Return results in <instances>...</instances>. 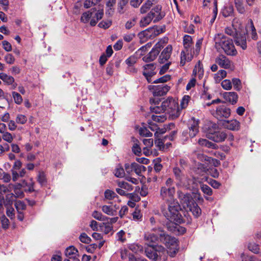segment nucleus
I'll return each mask as SVG.
<instances>
[{
  "label": "nucleus",
  "instance_id": "864d4df0",
  "mask_svg": "<svg viewBox=\"0 0 261 261\" xmlns=\"http://www.w3.org/2000/svg\"><path fill=\"white\" fill-rule=\"evenodd\" d=\"M152 120L157 122H163L166 120V117L164 115H152Z\"/></svg>",
  "mask_w": 261,
  "mask_h": 261
},
{
  "label": "nucleus",
  "instance_id": "6e6552de",
  "mask_svg": "<svg viewBox=\"0 0 261 261\" xmlns=\"http://www.w3.org/2000/svg\"><path fill=\"white\" fill-rule=\"evenodd\" d=\"M163 106L168 107L166 112L172 119H174L179 116L180 112L178 103L172 98H168L164 100Z\"/></svg>",
  "mask_w": 261,
  "mask_h": 261
},
{
  "label": "nucleus",
  "instance_id": "4468645a",
  "mask_svg": "<svg viewBox=\"0 0 261 261\" xmlns=\"http://www.w3.org/2000/svg\"><path fill=\"white\" fill-rule=\"evenodd\" d=\"M163 47L162 43L161 42H158L149 53L143 58V60L145 62H150L153 61L156 58L161 48Z\"/></svg>",
  "mask_w": 261,
  "mask_h": 261
},
{
  "label": "nucleus",
  "instance_id": "2eb2a0df",
  "mask_svg": "<svg viewBox=\"0 0 261 261\" xmlns=\"http://www.w3.org/2000/svg\"><path fill=\"white\" fill-rule=\"evenodd\" d=\"M154 22L161 20L165 16V13L162 11V6L157 5L153 8L148 13Z\"/></svg>",
  "mask_w": 261,
  "mask_h": 261
},
{
  "label": "nucleus",
  "instance_id": "c9c22d12",
  "mask_svg": "<svg viewBox=\"0 0 261 261\" xmlns=\"http://www.w3.org/2000/svg\"><path fill=\"white\" fill-rule=\"evenodd\" d=\"M226 76V71L224 70H220L215 74L214 79L216 83H219Z\"/></svg>",
  "mask_w": 261,
  "mask_h": 261
},
{
  "label": "nucleus",
  "instance_id": "bf43d9fd",
  "mask_svg": "<svg viewBox=\"0 0 261 261\" xmlns=\"http://www.w3.org/2000/svg\"><path fill=\"white\" fill-rule=\"evenodd\" d=\"M80 240L83 243L89 244L91 239L86 233H82L79 237Z\"/></svg>",
  "mask_w": 261,
  "mask_h": 261
},
{
  "label": "nucleus",
  "instance_id": "2f4dec72",
  "mask_svg": "<svg viewBox=\"0 0 261 261\" xmlns=\"http://www.w3.org/2000/svg\"><path fill=\"white\" fill-rule=\"evenodd\" d=\"M149 29H147L143 31H142L138 34V37L140 39L141 43H144L147 41L148 39H151Z\"/></svg>",
  "mask_w": 261,
  "mask_h": 261
},
{
  "label": "nucleus",
  "instance_id": "6ab92c4d",
  "mask_svg": "<svg viewBox=\"0 0 261 261\" xmlns=\"http://www.w3.org/2000/svg\"><path fill=\"white\" fill-rule=\"evenodd\" d=\"M143 74L146 77L148 83L151 82V77L154 75L156 72L154 71L155 68L154 64H148L143 66Z\"/></svg>",
  "mask_w": 261,
  "mask_h": 261
},
{
  "label": "nucleus",
  "instance_id": "ddd939ff",
  "mask_svg": "<svg viewBox=\"0 0 261 261\" xmlns=\"http://www.w3.org/2000/svg\"><path fill=\"white\" fill-rule=\"evenodd\" d=\"M230 110L224 105L218 107L216 110L213 113V115L219 120H223L229 117Z\"/></svg>",
  "mask_w": 261,
  "mask_h": 261
},
{
  "label": "nucleus",
  "instance_id": "49530a36",
  "mask_svg": "<svg viewBox=\"0 0 261 261\" xmlns=\"http://www.w3.org/2000/svg\"><path fill=\"white\" fill-rule=\"evenodd\" d=\"M173 173L177 180H181L183 176V173L181 169L178 167H174L173 169Z\"/></svg>",
  "mask_w": 261,
  "mask_h": 261
},
{
  "label": "nucleus",
  "instance_id": "9b49d317",
  "mask_svg": "<svg viewBox=\"0 0 261 261\" xmlns=\"http://www.w3.org/2000/svg\"><path fill=\"white\" fill-rule=\"evenodd\" d=\"M206 137L215 142H221L224 141L226 138V134L223 131H218L208 129L206 134Z\"/></svg>",
  "mask_w": 261,
  "mask_h": 261
},
{
  "label": "nucleus",
  "instance_id": "4d7b16f0",
  "mask_svg": "<svg viewBox=\"0 0 261 261\" xmlns=\"http://www.w3.org/2000/svg\"><path fill=\"white\" fill-rule=\"evenodd\" d=\"M171 79V76L168 74H166L162 77L159 78L158 79L154 81V83H164L169 81Z\"/></svg>",
  "mask_w": 261,
  "mask_h": 261
},
{
  "label": "nucleus",
  "instance_id": "69168bd1",
  "mask_svg": "<svg viewBox=\"0 0 261 261\" xmlns=\"http://www.w3.org/2000/svg\"><path fill=\"white\" fill-rule=\"evenodd\" d=\"M139 134L141 136L145 137H149L152 135L150 133L146 127H141L139 130Z\"/></svg>",
  "mask_w": 261,
  "mask_h": 261
},
{
  "label": "nucleus",
  "instance_id": "5701e85b",
  "mask_svg": "<svg viewBox=\"0 0 261 261\" xmlns=\"http://www.w3.org/2000/svg\"><path fill=\"white\" fill-rule=\"evenodd\" d=\"M222 125L225 128L231 130H238L240 128V122L237 120H224Z\"/></svg>",
  "mask_w": 261,
  "mask_h": 261
},
{
  "label": "nucleus",
  "instance_id": "f257e3e1",
  "mask_svg": "<svg viewBox=\"0 0 261 261\" xmlns=\"http://www.w3.org/2000/svg\"><path fill=\"white\" fill-rule=\"evenodd\" d=\"M175 191L174 180L169 177L160 188L159 197L164 202L161 206L163 215L171 222L178 224L183 221L179 213L180 205L175 198Z\"/></svg>",
  "mask_w": 261,
  "mask_h": 261
},
{
  "label": "nucleus",
  "instance_id": "37998d69",
  "mask_svg": "<svg viewBox=\"0 0 261 261\" xmlns=\"http://www.w3.org/2000/svg\"><path fill=\"white\" fill-rule=\"evenodd\" d=\"M119 188L125 190L126 191H130L133 190V186L125 181H119L118 183Z\"/></svg>",
  "mask_w": 261,
  "mask_h": 261
},
{
  "label": "nucleus",
  "instance_id": "c756f323",
  "mask_svg": "<svg viewBox=\"0 0 261 261\" xmlns=\"http://www.w3.org/2000/svg\"><path fill=\"white\" fill-rule=\"evenodd\" d=\"M225 100L232 105L235 104L238 100V96L237 94L234 92H227L224 94Z\"/></svg>",
  "mask_w": 261,
  "mask_h": 261
},
{
  "label": "nucleus",
  "instance_id": "a18cd8bd",
  "mask_svg": "<svg viewBox=\"0 0 261 261\" xmlns=\"http://www.w3.org/2000/svg\"><path fill=\"white\" fill-rule=\"evenodd\" d=\"M138 58L136 55H133L125 60L126 64L129 67H132L137 61Z\"/></svg>",
  "mask_w": 261,
  "mask_h": 261
},
{
  "label": "nucleus",
  "instance_id": "9d476101",
  "mask_svg": "<svg viewBox=\"0 0 261 261\" xmlns=\"http://www.w3.org/2000/svg\"><path fill=\"white\" fill-rule=\"evenodd\" d=\"M244 26L239 19L235 18L232 22V25L225 30L226 34L232 36L234 38L238 34L243 30Z\"/></svg>",
  "mask_w": 261,
  "mask_h": 261
},
{
  "label": "nucleus",
  "instance_id": "6e6d98bb",
  "mask_svg": "<svg viewBox=\"0 0 261 261\" xmlns=\"http://www.w3.org/2000/svg\"><path fill=\"white\" fill-rule=\"evenodd\" d=\"M4 60L8 64H13L15 61V59L12 54H7L4 57Z\"/></svg>",
  "mask_w": 261,
  "mask_h": 261
},
{
  "label": "nucleus",
  "instance_id": "c85d7f7f",
  "mask_svg": "<svg viewBox=\"0 0 261 261\" xmlns=\"http://www.w3.org/2000/svg\"><path fill=\"white\" fill-rule=\"evenodd\" d=\"M116 205H115L114 206L112 205H105L101 207L102 211L109 216H115L117 213Z\"/></svg>",
  "mask_w": 261,
  "mask_h": 261
},
{
  "label": "nucleus",
  "instance_id": "0eeeda50",
  "mask_svg": "<svg viewBox=\"0 0 261 261\" xmlns=\"http://www.w3.org/2000/svg\"><path fill=\"white\" fill-rule=\"evenodd\" d=\"M166 250L161 245L148 246L145 249L146 256L153 261H156L159 257L165 254Z\"/></svg>",
  "mask_w": 261,
  "mask_h": 261
},
{
  "label": "nucleus",
  "instance_id": "13d9d810",
  "mask_svg": "<svg viewBox=\"0 0 261 261\" xmlns=\"http://www.w3.org/2000/svg\"><path fill=\"white\" fill-rule=\"evenodd\" d=\"M168 107H163V102L162 103L161 107H159L158 106L151 108L152 112H154L156 114H160L162 112H164L167 111V109Z\"/></svg>",
  "mask_w": 261,
  "mask_h": 261
},
{
  "label": "nucleus",
  "instance_id": "0e129e2a",
  "mask_svg": "<svg viewBox=\"0 0 261 261\" xmlns=\"http://www.w3.org/2000/svg\"><path fill=\"white\" fill-rule=\"evenodd\" d=\"M185 32L189 34H193L194 33V26L192 24H186L184 28Z\"/></svg>",
  "mask_w": 261,
  "mask_h": 261
},
{
  "label": "nucleus",
  "instance_id": "ea45409f",
  "mask_svg": "<svg viewBox=\"0 0 261 261\" xmlns=\"http://www.w3.org/2000/svg\"><path fill=\"white\" fill-rule=\"evenodd\" d=\"M152 19L150 16L148 14L147 16L142 18L140 21V25L141 27H145L148 25L151 21H152Z\"/></svg>",
  "mask_w": 261,
  "mask_h": 261
},
{
  "label": "nucleus",
  "instance_id": "774afa93",
  "mask_svg": "<svg viewBox=\"0 0 261 261\" xmlns=\"http://www.w3.org/2000/svg\"><path fill=\"white\" fill-rule=\"evenodd\" d=\"M3 48L7 52L11 51L12 49V45L8 41L4 40L2 42Z\"/></svg>",
  "mask_w": 261,
  "mask_h": 261
},
{
  "label": "nucleus",
  "instance_id": "473e14b6",
  "mask_svg": "<svg viewBox=\"0 0 261 261\" xmlns=\"http://www.w3.org/2000/svg\"><path fill=\"white\" fill-rule=\"evenodd\" d=\"M149 29H147L143 31H142L138 34V37L140 39L141 43H144L147 41L148 39H151Z\"/></svg>",
  "mask_w": 261,
  "mask_h": 261
},
{
  "label": "nucleus",
  "instance_id": "f8f14e48",
  "mask_svg": "<svg viewBox=\"0 0 261 261\" xmlns=\"http://www.w3.org/2000/svg\"><path fill=\"white\" fill-rule=\"evenodd\" d=\"M148 89L150 90L154 96H161L165 95L170 90V86L162 84L159 85H149Z\"/></svg>",
  "mask_w": 261,
  "mask_h": 261
},
{
  "label": "nucleus",
  "instance_id": "8fccbe9b",
  "mask_svg": "<svg viewBox=\"0 0 261 261\" xmlns=\"http://www.w3.org/2000/svg\"><path fill=\"white\" fill-rule=\"evenodd\" d=\"M15 206L18 212L24 210L26 208L25 204L23 201L20 200H18L15 202Z\"/></svg>",
  "mask_w": 261,
  "mask_h": 261
},
{
  "label": "nucleus",
  "instance_id": "09e8293b",
  "mask_svg": "<svg viewBox=\"0 0 261 261\" xmlns=\"http://www.w3.org/2000/svg\"><path fill=\"white\" fill-rule=\"evenodd\" d=\"M2 134V139L8 142V143H11L14 139V137L12 135V134L8 132H6Z\"/></svg>",
  "mask_w": 261,
  "mask_h": 261
},
{
  "label": "nucleus",
  "instance_id": "052dcab7",
  "mask_svg": "<svg viewBox=\"0 0 261 261\" xmlns=\"http://www.w3.org/2000/svg\"><path fill=\"white\" fill-rule=\"evenodd\" d=\"M232 83L233 85L234 88L236 90L239 91L241 89V82L240 79L237 78L233 79L232 80Z\"/></svg>",
  "mask_w": 261,
  "mask_h": 261
},
{
  "label": "nucleus",
  "instance_id": "5fc2aeb1",
  "mask_svg": "<svg viewBox=\"0 0 261 261\" xmlns=\"http://www.w3.org/2000/svg\"><path fill=\"white\" fill-rule=\"evenodd\" d=\"M15 120L17 123L23 124L27 121V118L24 115L18 114L16 117Z\"/></svg>",
  "mask_w": 261,
  "mask_h": 261
},
{
  "label": "nucleus",
  "instance_id": "4be33fe9",
  "mask_svg": "<svg viewBox=\"0 0 261 261\" xmlns=\"http://www.w3.org/2000/svg\"><path fill=\"white\" fill-rule=\"evenodd\" d=\"M176 134L175 131L172 132V134L170 136H165L163 138H158L154 140L155 145L160 149H164L165 148V143L167 139L172 141L173 140L174 136Z\"/></svg>",
  "mask_w": 261,
  "mask_h": 261
},
{
  "label": "nucleus",
  "instance_id": "aec40b11",
  "mask_svg": "<svg viewBox=\"0 0 261 261\" xmlns=\"http://www.w3.org/2000/svg\"><path fill=\"white\" fill-rule=\"evenodd\" d=\"M66 256L72 261H80L78 250L74 247L71 246L66 248L65 251Z\"/></svg>",
  "mask_w": 261,
  "mask_h": 261
},
{
  "label": "nucleus",
  "instance_id": "423d86ee",
  "mask_svg": "<svg viewBox=\"0 0 261 261\" xmlns=\"http://www.w3.org/2000/svg\"><path fill=\"white\" fill-rule=\"evenodd\" d=\"M199 120L194 118L189 121L188 129L183 131L182 133V140L187 141L189 138H194L199 133Z\"/></svg>",
  "mask_w": 261,
  "mask_h": 261
},
{
  "label": "nucleus",
  "instance_id": "3c124183",
  "mask_svg": "<svg viewBox=\"0 0 261 261\" xmlns=\"http://www.w3.org/2000/svg\"><path fill=\"white\" fill-rule=\"evenodd\" d=\"M105 196L106 199L112 200L117 197V195L113 191L110 190H107L105 192Z\"/></svg>",
  "mask_w": 261,
  "mask_h": 261
},
{
  "label": "nucleus",
  "instance_id": "603ef678",
  "mask_svg": "<svg viewBox=\"0 0 261 261\" xmlns=\"http://www.w3.org/2000/svg\"><path fill=\"white\" fill-rule=\"evenodd\" d=\"M1 222L3 229L6 230L9 228L10 225L9 220L5 215L1 217Z\"/></svg>",
  "mask_w": 261,
  "mask_h": 261
},
{
  "label": "nucleus",
  "instance_id": "f3484780",
  "mask_svg": "<svg viewBox=\"0 0 261 261\" xmlns=\"http://www.w3.org/2000/svg\"><path fill=\"white\" fill-rule=\"evenodd\" d=\"M178 198L185 208L191 205L194 201L190 193H184L181 191L178 192Z\"/></svg>",
  "mask_w": 261,
  "mask_h": 261
},
{
  "label": "nucleus",
  "instance_id": "58836bf2",
  "mask_svg": "<svg viewBox=\"0 0 261 261\" xmlns=\"http://www.w3.org/2000/svg\"><path fill=\"white\" fill-rule=\"evenodd\" d=\"M15 197V196L13 193H9L6 195L5 200L4 201L5 206L12 205L13 203V198Z\"/></svg>",
  "mask_w": 261,
  "mask_h": 261
},
{
  "label": "nucleus",
  "instance_id": "20e7f679",
  "mask_svg": "<svg viewBox=\"0 0 261 261\" xmlns=\"http://www.w3.org/2000/svg\"><path fill=\"white\" fill-rule=\"evenodd\" d=\"M183 44L184 49L181 53V60L180 65L183 66L186 62H190L192 60L195 55L193 42L191 36L185 35L183 38Z\"/></svg>",
  "mask_w": 261,
  "mask_h": 261
},
{
  "label": "nucleus",
  "instance_id": "dca6fc26",
  "mask_svg": "<svg viewBox=\"0 0 261 261\" xmlns=\"http://www.w3.org/2000/svg\"><path fill=\"white\" fill-rule=\"evenodd\" d=\"M159 229H162L161 228H159L158 229L153 228V230L158 233L157 234H155L153 232H147L145 234L144 239L146 241V244L148 246H154L152 244V243H156L160 240V236L159 233Z\"/></svg>",
  "mask_w": 261,
  "mask_h": 261
},
{
  "label": "nucleus",
  "instance_id": "680f3d73",
  "mask_svg": "<svg viewBox=\"0 0 261 261\" xmlns=\"http://www.w3.org/2000/svg\"><path fill=\"white\" fill-rule=\"evenodd\" d=\"M248 249L252 252L257 253L259 252V246L258 245L254 243H250L248 244Z\"/></svg>",
  "mask_w": 261,
  "mask_h": 261
},
{
  "label": "nucleus",
  "instance_id": "72a5a7b5",
  "mask_svg": "<svg viewBox=\"0 0 261 261\" xmlns=\"http://www.w3.org/2000/svg\"><path fill=\"white\" fill-rule=\"evenodd\" d=\"M156 3V0H147L140 8V12L142 14L147 12L151 7Z\"/></svg>",
  "mask_w": 261,
  "mask_h": 261
},
{
  "label": "nucleus",
  "instance_id": "412c9836",
  "mask_svg": "<svg viewBox=\"0 0 261 261\" xmlns=\"http://www.w3.org/2000/svg\"><path fill=\"white\" fill-rule=\"evenodd\" d=\"M216 62L222 68L231 69L232 62L225 56L219 55L216 59Z\"/></svg>",
  "mask_w": 261,
  "mask_h": 261
},
{
  "label": "nucleus",
  "instance_id": "338daca9",
  "mask_svg": "<svg viewBox=\"0 0 261 261\" xmlns=\"http://www.w3.org/2000/svg\"><path fill=\"white\" fill-rule=\"evenodd\" d=\"M221 86L225 90H230L232 87V83L228 80H225L221 83Z\"/></svg>",
  "mask_w": 261,
  "mask_h": 261
},
{
  "label": "nucleus",
  "instance_id": "79ce46f5",
  "mask_svg": "<svg viewBox=\"0 0 261 261\" xmlns=\"http://www.w3.org/2000/svg\"><path fill=\"white\" fill-rule=\"evenodd\" d=\"M6 210V214L8 217L10 218V219L13 220L15 219V210L13 207H12L11 205L10 206H5Z\"/></svg>",
  "mask_w": 261,
  "mask_h": 261
},
{
  "label": "nucleus",
  "instance_id": "bb28decb",
  "mask_svg": "<svg viewBox=\"0 0 261 261\" xmlns=\"http://www.w3.org/2000/svg\"><path fill=\"white\" fill-rule=\"evenodd\" d=\"M0 79L6 84L12 86L13 89L16 87V84L14 83V79L13 76L9 75L5 73H0Z\"/></svg>",
  "mask_w": 261,
  "mask_h": 261
},
{
  "label": "nucleus",
  "instance_id": "e2e57ef3",
  "mask_svg": "<svg viewBox=\"0 0 261 261\" xmlns=\"http://www.w3.org/2000/svg\"><path fill=\"white\" fill-rule=\"evenodd\" d=\"M112 24V21L110 20H103L98 24V27L104 29L109 28Z\"/></svg>",
  "mask_w": 261,
  "mask_h": 261
},
{
  "label": "nucleus",
  "instance_id": "c03bdc74",
  "mask_svg": "<svg viewBox=\"0 0 261 261\" xmlns=\"http://www.w3.org/2000/svg\"><path fill=\"white\" fill-rule=\"evenodd\" d=\"M233 12V8L231 6L225 7L223 11V15L225 17H228L232 14Z\"/></svg>",
  "mask_w": 261,
  "mask_h": 261
},
{
  "label": "nucleus",
  "instance_id": "b1692460",
  "mask_svg": "<svg viewBox=\"0 0 261 261\" xmlns=\"http://www.w3.org/2000/svg\"><path fill=\"white\" fill-rule=\"evenodd\" d=\"M151 39L154 38L156 36L163 33L165 31V25H155L153 27L148 28Z\"/></svg>",
  "mask_w": 261,
  "mask_h": 261
},
{
  "label": "nucleus",
  "instance_id": "f03ea898",
  "mask_svg": "<svg viewBox=\"0 0 261 261\" xmlns=\"http://www.w3.org/2000/svg\"><path fill=\"white\" fill-rule=\"evenodd\" d=\"M22 167V162L20 160H16L10 170V173L4 171L0 179L6 184L10 182L11 180L13 182H17L20 178L24 177L27 173L26 169Z\"/></svg>",
  "mask_w": 261,
  "mask_h": 261
},
{
  "label": "nucleus",
  "instance_id": "f704fd0d",
  "mask_svg": "<svg viewBox=\"0 0 261 261\" xmlns=\"http://www.w3.org/2000/svg\"><path fill=\"white\" fill-rule=\"evenodd\" d=\"M235 6L240 13L243 14L245 12L243 0H234Z\"/></svg>",
  "mask_w": 261,
  "mask_h": 261
},
{
  "label": "nucleus",
  "instance_id": "1a4fd4ad",
  "mask_svg": "<svg viewBox=\"0 0 261 261\" xmlns=\"http://www.w3.org/2000/svg\"><path fill=\"white\" fill-rule=\"evenodd\" d=\"M160 241L165 244L167 248L174 249V254H175L178 249L177 248V240L174 237H172L166 234L162 229H159Z\"/></svg>",
  "mask_w": 261,
  "mask_h": 261
},
{
  "label": "nucleus",
  "instance_id": "39448f33",
  "mask_svg": "<svg viewBox=\"0 0 261 261\" xmlns=\"http://www.w3.org/2000/svg\"><path fill=\"white\" fill-rule=\"evenodd\" d=\"M103 15V11L102 10H97L95 8H92L82 14L81 17V21L84 23L89 22L90 25L95 26L98 21L102 18Z\"/></svg>",
  "mask_w": 261,
  "mask_h": 261
},
{
  "label": "nucleus",
  "instance_id": "7c9ffc66",
  "mask_svg": "<svg viewBox=\"0 0 261 261\" xmlns=\"http://www.w3.org/2000/svg\"><path fill=\"white\" fill-rule=\"evenodd\" d=\"M187 208L192 213L196 218L198 217L201 214L200 208L195 202L188 207Z\"/></svg>",
  "mask_w": 261,
  "mask_h": 261
},
{
  "label": "nucleus",
  "instance_id": "7ed1b4c3",
  "mask_svg": "<svg viewBox=\"0 0 261 261\" xmlns=\"http://www.w3.org/2000/svg\"><path fill=\"white\" fill-rule=\"evenodd\" d=\"M214 40L215 48L218 51L223 50L227 55L230 56H236L238 54L231 39L219 34L216 35Z\"/></svg>",
  "mask_w": 261,
  "mask_h": 261
},
{
  "label": "nucleus",
  "instance_id": "4c0bfd02",
  "mask_svg": "<svg viewBox=\"0 0 261 261\" xmlns=\"http://www.w3.org/2000/svg\"><path fill=\"white\" fill-rule=\"evenodd\" d=\"M114 172L115 175L117 177L122 178L125 175L124 170L120 165L117 166Z\"/></svg>",
  "mask_w": 261,
  "mask_h": 261
},
{
  "label": "nucleus",
  "instance_id": "de8ad7c7",
  "mask_svg": "<svg viewBox=\"0 0 261 261\" xmlns=\"http://www.w3.org/2000/svg\"><path fill=\"white\" fill-rule=\"evenodd\" d=\"M201 191L205 194L211 196L213 194L212 189L207 185L202 184L200 186Z\"/></svg>",
  "mask_w": 261,
  "mask_h": 261
},
{
  "label": "nucleus",
  "instance_id": "a878e982",
  "mask_svg": "<svg viewBox=\"0 0 261 261\" xmlns=\"http://www.w3.org/2000/svg\"><path fill=\"white\" fill-rule=\"evenodd\" d=\"M19 183L22 185V188H24L25 191L31 193L34 191V182L33 181L32 178H30L29 180L22 179Z\"/></svg>",
  "mask_w": 261,
  "mask_h": 261
},
{
  "label": "nucleus",
  "instance_id": "a19ab883",
  "mask_svg": "<svg viewBox=\"0 0 261 261\" xmlns=\"http://www.w3.org/2000/svg\"><path fill=\"white\" fill-rule=\"evenodd\" d=\"M131 167L133 168V172H135L137 175H139L141 173L142 168H145L144 166L136 163H132Z\"/></svg>",
  "mask_w": 261,
  "mask_h": 261
},
{
  "label": "nucleus",
  "instance_id": "a211bd4d",
  "mask_svg": "<svg viewBox=\"0 0 261 261\" xmlns=\"http://www.w3.org/2000/svg\"><path fill=\"white\" fill-rule=\"evenodd\" d=\"M234 42L237 46H240L243 50L247 48L246 37L244 30L240 31L234 37Z\"/></svg>",
  "mask_w": 261,
  "mask_h": 261
},
{
  "label": "nucleus",
  "instance_id": "e433bc0d",
  "mask_svg": "<svg viewBox=\"0 0 261 261\" xmlns=\"http://www.w3.org/2000/svg\"><path fill=\"white\" fill-rule=\"evenodd\" d=\"M12 96L14 99V102L17 105H21L23 99L21 95L15 91L12 92Z\"/></svg>",
  "mask_w": 261,
  "mask_h": 261
},
{
  "label": "nucleus",
  "instance_id": "393cba45",
  "mask_svg": "<svg viewBox=\"0 0 261 261\" xmlns=\"http://www.w3.org/2000/svg\"><path fill=\"white\" fill-rule=\"evenodd\" d=\"M11 186L13 189L14 195L15 197L22 198L24 197V194L22 191V185L19 182H15L14 184H10L9 186Z\"/></svg>",
  "mask_w": 261,
  "mask_h": 261
},
{
  "label": "nucleus",
  "instance_id": "cd10ccee",
  "mask_svg": "<svg viewBox=\"0 0 261 261\" xmlns=\"http://www.w3.org/2000/svg\"><path fill=\"white\" fill-rule=\"evenodd\" d=\"M172 50V46L168 45L162 52L160 56V60L161 63H164L167 61L170 57Z\"/></svg>",
  "mask_w": 261,
  "mask_h": 261
}]
</instances>
